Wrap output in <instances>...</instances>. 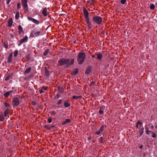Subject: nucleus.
Returning a JSON list of instances; mask_svg holds the SVG:
<instances>
[{
  "label": "nucleus",
  "mask_w": 157,
  "mask_h": 157,
  "mask_svg": "<svg viewBox=\"0 0 157 157\" xmlns=\"http://www.w3.org/2000/svg\"><path fill=\"white\" fill-rule=\"evenodd\" d=\"M86 58V55L84 52H80L78 54L77 61L78 64L81 65L84 62Z\"/></svg>",
  "instance_id": "obj_1"
},
{
  "label": "nucleus",
  "mask_w": 157,
  "mask_h": 157,
  "mask_svg": "<svg viewBox=\"0 0 157 157\" xmlns=\"http://www.w3.org/2000/svg\"><path fill=\"white\" fill-rule=\"evenodd\" d=\"M83 13L87 25L89 27H90L91 25V24L90 21V18L89 17L88 12L86 8H84L83 9Z\"/></svg>",
  "instance_id": "obj_2"
},
{
  "label": "nucleus",
  "mask_w": 157,
  "mask_h": 157,
  "mask_svg": "<svg viewBox=\"0 0 157 157\" xmlns=\"http://www.w3.org/2000/svg\"><path fill=\"white\" fill-rule=\"evenodd\" d=\"M93 19L94 22L98 25H100L102 23V18L100 16H94L93 17Z\"/></svg>",
  "instance_id": "obj_3"
},
{
  "label": "nucleus",
  "mask_w": 157,
  "mask_h": 157,
  "mask_svg": "<svg viewBox=\"0 0 157 157\" xmlns=\"http://www.w3.org/2000/svg\"><path fill=\"white\" fill-rule=\"evenodd\" d=\"M74 62V59H70L68 58L66 59V65L67 66H70L73 64Z\"/></svg>",
  "instance_id": "obj_4"
},
{
  "label": "nucleus",
  "mask_w": 157,
  "mask_h": 157,
  "mask_svg": "<svg viewBox=\"0 0 157 157\" xmlns=\"http://www.w3.org/2000/svg\"><path fill=\"white\" fill-rule=\"evenodd\" d=\"M28 20L30 21H32L36 25H38L40 23V22L38 20L32 18L29 16L27 17Z\"/></svg>",
  "instance_id": "obj_5"
},
{
  "label": "nucleus",
  "mask_w": 157,
  "mask_h": 157,
  "mask_svg": "<svg viewBox=\"0 0 157 157\" xmlns=\"http://www.w3.org/2000/svg\"><path fill=\"white\" fill-rule=\"evenodd\" d=\"M28 37L27 36H25V37L21 39L18 43V46H20L24 43L27 42L28 41Z\"/></svg>",
  "instance_id": "obj_6"
},
{
  "label": "nucleus",
  "mask_w": 157,
  "mask_h": 157,
  "mask_svg": "<svg viewBox=\"0 0 157 157\" xmlns=\"http://www.w3.org/2000/svg\"><path fill=\"white\" fill-rule=\"evenodd\" d=\"M12 102L13 103V106H17L19 104V99L17 98H14Z\"/></svg>",
  "instance_id": "obj_7"
},
{
  "label": "nucleus",
  "mask_w": 157,
  "mask_h": 157,
  "mask_svg": "<svg viewBox=\"0 0 157 157\" xmlns=\"http://www.w3.org/2000/svg\"><path fill=\"white\" fill-rule=\"evenodd\" d=\"M58 63L59 65L61 66L64 65H66V59L62 58L59 60Z\"/></svg>",
  "instance_id": "obj_8"
},
{
  "label": "nucleus",
  "mask_w": 157,
  "mask_h": 157,
  "mask_svg": "<svg viewBox=\"0 0 157 157\" xmlns=\"http://www.w3.org/2000/svg\"><path fill=\"white\" fill-rule=\"evenodd\" d=\"M27 1L28 0H21L22 6L25 9L28 8Z\"/></svg>",
  "instance_id": "obj_9"
},
{
  "label": "nucleus",
  "mask_w": 157,
  "mask_h": 157,
  "mask_svg": "<svg viewBox=\"0 0 157 157\" xmlns=\"http://www.w3.org/2000/svg\"><path fill=\"white\" fill-rule=\"evenodd\" d=\"M40 34V32H32L31 33L30 36L32 37H37L39 36Z\"/></svg>",
  "instance_id": "obj_10"
},
{
  "label": "nucleus",
  "mask_w": 157,
  "mask_h": 157,
  "mask_svg": "<svg viewBox=\"0 0 157 157\" xmlns=\"http://www.w3.org/2000/svg\"><path fill=\"white\" fill-rule=\"evenodd\" d=\"M42 14L44 16H47L48 14V12L47 9L46 7L44 8L42 11Z\"/></svg>",
  "instance_id": "obj_11"
},
{
  "label": "nucleus",
  "mask_w": 157,
  "mask_h": 157,
  "mask_svg": "<svg viewBox=\"0 0 157 157\" xmlns=\"http://www.w3.org/2000/svg\"><path fill=\"white\" fill-rule=\"evenodd\" d=\"M104 126L103 125H102L101 127L99 130L98 131L96 132H95V133L97 135H99L101 132H102L104 130Z\"/></svg>",
  "instance_id": "obj_12"
},
{
  "label": "nucleus",
  "mask_w": 157,
  "mask_h": 157,
  "mask_svg": "<svg viewBox=\"0 0 157 157\" xmlns=\"http://www.w3.org/2000/svg\"><path fill=\"white\" fill-rule=\"evenodd\" d=\"M13 91L12 90L7 92L4 94V96H5V97L7 98L9 96L11 95L13 93Z\"/></svg>",
  "instance_id": "obj_13"
},
{
  "label": "nucleus",
  "mask_w": 157,
  "mask_h": 157,
  "mask_svg": "<svg viewBox=\"0 0 157 157\" xmlns=\"http://www.w3.org/2000/svg\"><path fill=\"white\" fill-rule=\"evenodd\" d=\"M12 56L13 53H12L8 56L7 59V61L8 63H10L11 62L12 59Z\"/></svg>",
  "instance_id": "obj_14"
},
{
  "label": "nucleus",
  "mask_w": 157,
  "mask_h": 157,
  "mask_svg": "<svg viewBox=\"0 0 157 157\" xmlns=\"http://www.w3.org/2000/svg\"><path fill=\"white\" fill-rule=\"evenodd\" d=\"M13 21L12 18L9 20L8 21V26L9 27H11L13 24Z\"/></svg>",
  "instance_id": "obj_15"
},
{
  "label": "nucleus",
  "mask_w": 157,
  "mask_h": 157,
  "mask_svg": "<svg viewBox=\"0 0 157 157\" xmlns=\"http://www.w3.org/2000/svg\"><path fill=\"white\" fill-rule=\"evenodd\" d=\"M18 29L19 30V33L20 34H21L22 33H23L24 32L23 28L20 25L18 26Z\"/></svg>",
  "instance_id": "obj_16"
},
{
  "label": "nucleus",
  "mask_w": 157,
  "mask_h": 157,
  "mask_svg": "<svg viewBox=\"0 0 157 157\" xmlns=\"http://www.w3.org/2000/svg\"><path fill=\"white\" fill-rule=\"evenodd\" d=\"M64 105L66 107H68L70 105V103L69 102L66 101L64 103Z\"/></svg>",
  "instance_id": "obj_17"
},
{
  "label": "nucleus",
  "mask_w": 157,
  "mask_h": 157,
  "mask_svg": "<svg viewBox=\"0 0 157 157\" xmlns=\"http://www.w3.org/2000/svg\"><path fill=\"white\" fill-rule=\"evenodd\" d=\"M71 122V120L70 119H66L65 121H63L62 123L63 125H65L67 123H70Z\"/></svg>",
  "instance_id": "obj_18"
},
{
  "label": "nucleus",
  "mask_w": 157,
  "mask_h": 157,
  "mask_svg": "<svg viewBox=\"0 0 157 157\" xmlns=\"http://www.w3.org/2000/svg\"><path fill=\"white\" fill-rule=\"evenodd\" d=\"M104 108L103 107H101L100 108V109L99 110V113L100 114H101L103 113H104Z\"/></svg>",
  "instance_id": "obj_19"
},
{
  "label": "nucleus",
  "mask_w": 157,
  "mask_h": 157,
  "mask_svg": "<svg viewBox=\"0 0 157 157\" xmlns=\"http://www.w3.org/2000/svg\"><path fill=\"white\" fill-rule=\"evenodd\" d=\"M31 69V67H29V68L26 69V70L24 72V73L25 74H26L29 73Z\"/></svg>",
  "instance_id": "obj_20"
},
{
  "label": "nucleus",
  "mask_w": 157,
  "mask_h": 157,
  "mask_svg": "<svg viewBox=\"0 0 157 157\" xmlns=\"http://www.w3.org/2000/svg\"><path fill=\"white\" fill-rule=\"evenodd\" d=\"M102 57V55L101 53H98L97 54V58L98 59H101Z\"/></svg>",
  "instance_id": "obj_21"
},
{
  "label": "nucleus",
  "mask_w": 157,
  "mask_h": 157,
  "mask_svg": "<svg viewBox=\"0 0 157 157\" xmlns=\"http://www.w3.org/2000/svg\"><path fill=\"white\" fill-rule=\"evenodd\" d=\"M78 70L77 69H75L72 72V74L74 75H76L78 72Z\"/></svg>",
  "instance_id": "obj_22"
},
{
  "label": "nucleus",
  "mask_w": 157,
  "mask_h": 157,
  "mask_svg": "<svg viewBox=\"0 0 157 157\" xmlns=\"http://www.w3.org/2000/svg\"><path fill=\"white\" fill-rule=\"evenodd\" d=\"M91 71V69L90 68L88 67L87 68L86 71L85 73L86 74H88L90 73Z\"/></svg>",
  "instance_id": "obj_23"
},
{
  "label": "nucleus",
  "mask_w": 157,
  "mask_h": 157,
  "mask_svg": "<svg viewBox=\"0 0 157 157\" xmlns=\"http://www.w3.org/2000/svg\"><path fill=\"white\" fill-rule=\"evenodd\" d=\"M49 51V50L48 49H46L44 52L43 55L44 56H46L48 53Z\"/></svg>",
  "instance_id": "obj_24"
},
{
  "label": "nucleus",
  "mask_w": 157,
  "mask_h": 157,
  "mask_svg": "<svg viewBox=\"0 0 157 157\" xmlns=\"http://www.w3.org/2000/svg\"><path fill=\"white\" fill-rule=\"evenodd\" d=\"M82 97L81 96H77L76 95L72 97L73 99H77L79 98H80Z\"/></svg>",
  "instance_id": "obj_25"
},
{
  "label": "nucleus",
  "mask_w": 157,
  "mask_h": 157,
  "mask_svg": "<svg viewBox=\"0 0 157 157\" xmlns=\"http://www.w3.org/2000/svg\"><path fill=\"white\" fill-rule=\"evenodd\" d=\"M19 15L20 14L19 12L18 11L17 12L15 15V18L17 19H18L19 17Z\"/></svg>",
  "instance_id": "obj_26"
},
{
  "label": "nucleus",
  "mask_w": 157,
  "mask_h": 157,
  "mask_svg": "<svg viewBox=\"0 0 157 157\" xmlns=\"http://www.w3.org/2000/svg\"><path fill=\"white\" fill-rule=\"evenodd\" d=\"M9 113V111L8 109H6L5 110V111L4 112V116L6 117V116Z\"/></svg>",
  "instance_id": "obj_27"
},
{
  "label": "nucleus",
  "mask_w": 157,
  "mask_h": 157,
  "mask_svg": "<svg viewBox=\"0 0 157 157\" xmlns=\"http://www.w3.org/2000/svg\"><path fill=\"white\" fill-rule=\"evenodd\" d=\"M4 120V118L3 116V115H0V121H3Z\"/></svg>",
  "instance_id": "obj_28"
},
{
  "label": "nucleus",
  "mask_w": 157,
  "mask_h": 157,
  "mask_svg": "<svg viewBox=\"0 0 157 157\" xmlns=\"http://www.w3.org/2000/svg\"><path fill=\"white\" fill-rule=\"evenodd\" d=\"M3 45L4 47L6 48L7 49L8 48V44L6 43H4Z\"/></svg>",
  "instance_id": "obj_29"
},
{
  "label": "nucleus",
  "mask_w": 157,
  "mask_h": 157,
  "mask_svg": "<svg viewBox=\"0 0 157 157\" xmlns=\"http://www.w3.org/2000/svg\"><path fill=\"white\" fill-rule=\"evenodd\" d=\"M144 128H142V131H140V132L139 133H140V136H142L143 135V134L144 132Z\"/></svg>",
  "instance_id": "obj_30"
},
{
  "label": "nucleus",
  "mask_w": 157,
  "mask_h": 157,
  "mask_svg": "<svg viewBox=\"0 0 157 157\" xmlns=\"http://www.w3.org/2000/svg\"><path fill=\"white\" fill-rule=\"evenodd\" d=\"M155 8V6L154 4H151L150 6V8L151 10H153Z\"/></svg>",
  "instance_id": "obj_31"
},
{
  "label": "nucleus",
  "mask_w": 157,
  "mask_h": 157,
  "mask_svg": "<svg viewBox=\"0 0 157 157\" xmlns=\"http://www.w3.org/2000/svg\"><path fill=\"white\" fill-rule=\"evenodd\" d=\"M17 9L19 10L21 7V4L20 3H18L17 4Z\"/></svg>",
  "instance_id": "obj_32"
},
{
  "label": "nucleus",
  "mask_w": 157,
  "mask_h": 157,
  "mask_svg": "<svg viewBox=\"0 0 157 157\" xmlns=\"http://www.w3.org/2000/svg\"><path fill=\"white\" fill-rule=\"evenodd\" d=\"M139 124H140V125H141L142 124V123L140 122V121H138L136 123V127L137 128H138Z\"/></svg>",
  "instance_id": "obj_33"
},
{
  "label": "nucleus",
  "mask_w": 157,
  "mask_h": 157,
  "mask_svg": "<svg viewBox=\"0 0 157 157\" xmlns=\"http://www.w3.org/2000/svg\"><path fill=\"white\" fill-rule=\"evenodd\" d=\"M18 54V52L17 51H15L14 53V56L15 57H16Z\"/></svg>",
  "instance_id": "obj_34"
},
{
  "label": "nucleus",
  "mask_w": 157,
  "mask_h": 157,
  "mask_svg": "<svg viewBox=\"0 0 157 157\" xmlns=\"http://www.w3.org/2000/svg\"><path fill=\"white\" fill-rule=\"evenodd\" d=\"M4 104L5 106L6 107H9L10 106V104L6 102H4Z\"/></svg>",
  "instance_id": "obj_35"
},
{
  "label": "nucleus",
  "mask_w": 157,
  "mask_h": 157,
  "mask_svg": "<svg viewBox=\"0 0 157 157\" xmlns=\"http://www.w3.org/2000/svg\"><path fill=\"white\" fill-rule=\"evenodd\" d=\"M103 138L102 137H101L99 138V141L101 143H103Z\"/></svg>",
  "instance_id": "obj_36"
},
{
  "label": "nucleus",
  "mask_w": 157,
  "mask_h": 157,
  "mask_svg": "<svg viewBox=\"0 0 157 157\" xmlns=\"http://www.w3.org/2000/svg\"><path fill=\"white\" fill-rule=\"evenodd\" d=\"M56 112L54 110H53L51 112V114L53 116H55V115L56 114Z\"/></svg>",
  "instance_id": "obj_37"
},
{
  "label": "nucleus",
  "mask_w": 157,
  "mask_h": 157,
  "mask_svg": "<svg viewBox=\"0 0 157 157\" xmlns=\"http://www.w3.org/2000/svg\"><path fill=\"white\" fill-rule=\"evenodd\" d=\"M152 137L153 138H155L156 137V134L154 132H152Z\"/></svg>",
  "instance_id": "obj_38"
},
{
  "label": "nucleus",
  "mask_w": 157,
  "mask_h": 157,
  "mask_svg": "<svg viewBox=\"0 0 157 157\" xmlns=\"http://www.w3.org/2000/svg\"><path fill=\"white\" fill-rule=\"evenodd\" d=\"M152 132H153L151 131H150L149 130L147 131H146V133L147 135H149L150 133H152Z\"/></svg>",
  "instance_id": "obj_39"
},
{
  "label": "nucleus",
  "mask_w": 157,
  "mask_h": 157,
  "mask_svg": "<svg viewBox=\"0 0 157 157\" xmlns=\"http://www.w3.org/2000/svg\"><path fill=\"white\" fill-rule=\"evenodd\" d=\"M10 76L9 75L6 76L5 78V80L6 81H7L10 79Z\"/></svg>",
  "instance_id": "obj_40"
},
{
  "label": "nucleus",
  "mask_w": 157,
  "mask_h": 157,
  "mask_svg": "<svg viewBox=\"0 0 157 157\" xmlns=\"http://www.w3.org/2000/svg\"><path fill=\"white\" fill-rule=\"evenodd\" d=\"M126 2V0H121V2L122 4H124Z\"/></svg>",
  "instance_id": "obj_41"
},
{
  "label": "nucleus",
  "mask_w": 157,
  "mask_h": 157,
  "mask_svg": "<svg viewBox=\"0 0 157 157\" xmlns=\"http://www.w3.org/2000/svg\"><path fill=\"white\" fill-rule=\"evenodd\" d=\"M94 83V81H92V82H91V84L90 85V86L91 87V88H93L94 87V86H93V85Z\"/></svg>",
  "instance_id": "obj_42"
},
{
  "label": "nucleus",
  "mask_w": 157,
  "mask_h": 157,
  "mask_svg": "<svg viewBox=\"0 0 157 157\" xmlns=\"http://www.w3.org/2000/svg\"><path fill=\"white\" fill-rule=\"evenodd\" d=\"M52 122V119L51 118H49L48 119V122L49 123H51Z\"/></svg>",
  "instance_id": "obj_43"
},
{
  "label": "nucleus",
  "mask_w": 157,
  "mask_h": 157,
  "mask_svg": "<svg viewBox=\"0 0 157 157\" xmlns=\"http://www.w3.org/2000/svg\"><path fill=\"white\" fill-rule=\"evenodd\" d=\"M62 100L60 99L58 101L57 104L58 105H60L62 103Z\"/></svg>",
  "instance_id": "obj_44"
},
{
  "label": "nucleus",
  "mask_w": 157,
  "mask_h": 157,
  "mask_svg": "<svg viewBox=\"0 0 157 157\" xmlns=\"http://www.w3.org/2000/svg\"><path fill=\"white\" fill-rule=\"evenodd\" d=\"M145 129L146 130V131H147L149 130L148 128L147 127V125H146L145 126Z\"/></svg>",
  "instance_id": "obj_45"
},
{
  "label": "nucleus",
  "mask_w": 157,
  "mask_h": 157,
  "mask_svg": "<svg viewBox=\"0 0 157 157\" xmlns=\"http://www.w3.org/2000/svg\"><path fill=\"white\" fill-rule=\"evenodd\" d=\"M42 89H44L45 90H47V87H44V86H43L42 87Z\"/></svg>",
  "instance_id": "obj_46"
},
{
  "label": "nucleus",
  "mask_w": 157,
  "mask_h": 157,
  "mask_svg": "<svg viewBox=\"0 0 157 157\" xmlns=\"http://www.w3.org/2000/svg\"><path fill=\"white\" fill-rule=\"evenodd\" d=\"M11 0H7V4H9L10 3V2Z\"/></svg>",
  "instance_id": "obj_47"
},
{
  "label": "nucleus",
  "mask_w": 157,
  "mask_h": 157,
  "mask_svg": "<svg viewBox=\"0 0 157 157\" xmlns=\"http://www.w3.org/2000/svg\"><path fill=\"white\" fill-rule=\"evenodd\" d=\"M43 92H44L42 90H40V94H42V93H43Z\"/></svg>",
  "instance_id": "obj_48"
},
{
  "label": "nucleus",
  "mask_w": 157,
  "mask_h": 157,
  "mask_svg": "<svg viewBox=\"0 0 157 157\" xmlns=\"http://www.w3.org/2000/svg\"><path fill=\"white\" fill-rule=\"evenodd\" d=\"M143 146L142 145H141V146L140 147V149H142V148H143Z\"/></svg>",
  "instance_id": "obj_49"
},
{
  "label": "nucleus",
  "mask_w": 157,
  "mask_h": 157,
  "mask_svg": "<svg viewBox=\"0 0 157 157\" xmlns=\"http://www.w3.org/2000/svg\"><path fill=\"white\" fill-rule=\"evenodd\" d=\"M91 56L92 58H94L95 57V56L94 55H91Z\"/></svg>",
  "instance_id": "obj_50"
},
{
  "label": "nucleus",
  "mask_w": 157,
  "mask_h": 157,
  "mask_svg": "<svg viewBox=\"0 0 157 157\" xmlns=\"http://www.w3.org/2000/svg\"><path fill=\"white\" fill-rule=\"evenodd\" d=\"M32 104L33 105H35V102H34V101H32Z\"/></svg>",
  "instance_id": "obj_51"
},
{
  "label": "nucleus",
  "mask_w": 157,
  "mask_h": 157,
  "mask_svg": "<svg viewBox=\"0 0 157 157\" xmlns=\"http://www.w3.org/2000/svg\"><path fill=\"white\" fill-rule=\"evenodd\" d=\"M154 126H153V125H152V126H151V128H154Z\"/></svg>",
  "instance_id": "obj_52"
},
{
  "label": "nucleus",
  "mask_w": 157,
  "mask_h": 157,
  "mask_svg": "<svg viewBox=\"0 0 157 157\" xmlns=\"http://www.w3.org/2000/svg\"><path fill=\"white\" fill-rule=\"evenodd\" d=\"M155 128H157V126H155Z\"/></svg>",
  "instance_id": "obj_53"
},
{
  "label": "nucleus",
  "mask_w": 157,
  "mask_h": 157,
  "mask_svg": "<svg viewBox=\"0 0 157 157\" xmlns=\"http://www.w3.org/2000/svg\"><path fill=\"white\" fill-rule=\"evenodd\" d=\"M11 36H12V37H13V36H12V35H11Z\"/></svg>",
  "instance_id": "obj_54"
},
{
  "label": "nucleus",
  "mask_w": 157,
  "mask_h": 157,
  "mask_svg": "<svg viewBox=\"0 0 157 157\" xmlns=\"http://www.w3.org/2000/svg\"><path fill=\"white\" fill-rule=\"evenodd\" d=\"M91 1H92V2H93V0H91Z\"/></svg>",
  "instance_id": "obj_55"
}]
</instances>
